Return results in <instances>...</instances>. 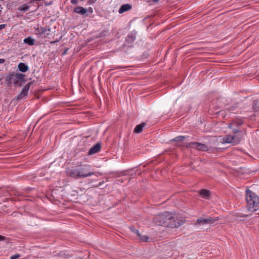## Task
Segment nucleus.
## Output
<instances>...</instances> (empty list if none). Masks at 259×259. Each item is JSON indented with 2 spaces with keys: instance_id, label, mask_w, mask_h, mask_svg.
Wrapping results in <instances>:
<instances>
[{
  "instance_id": "f257e3e1",
  "label": "nucleus",
  "mask_w": 259,
  "mask_h": 259,
  "mask_svg": "<svg viewBox=\"0 0 259 259\" xmlns=\"http://www.w3.org/2000/svg\"><path fill=\"white\" fill-rule=\"evenodd\" d=\"M154 223L159 226H164L170 228H178L182 223L177 220L173 214L169 212L157 215L153 218Z\"/></svg>"
},
{
  "instance_id": "f03ea898",
  "label": "nucleus",
  "mask_w": 259,
  "mask_h": 259,
  "mask_svg": "<svg viewBox=\"0 0 259 259\" xmlns=\"http://www.w3.org/2000/svg\"><path fill=\"white\" fill-rule=\"evenodd\" d=\"M246 207L249 211H256L259 208V198L251 191L246 190Z\"/></svg>"
},
{
  "instance_id": "7ed1b4c3",
  "label": "nucleus",
  "mask_w": 259,
  "mask_h": 259,
  "mask_svg": "<svg viewBox=\"0 0 259 259\" xmlns=\"http://www.w3.org/2000/svg\"><path fill=\"white\" fill-rule=\"evenodd\" d=\"M240 139V137L238 136L228 135L223 139V143H230L235 145L239 143Z\"/></svg>"
},
{
  "instance_id": "20e7f679",
  "label": "nucleus",
  "mask_w": 259,
  "mask_h": 259,
  "mask_svg": "<svg viewBox=\"0 0 259 259\" xmlns=\"http://www.w3.org/2000/svg\"><path fill=\"white\" fill-rule=\"evenodd\" d=\"M187 147H191L195 148L198 150L202 151H206L208 149V147L207 145L197 142H190L187 145Z\"/></svg>"
},
{
  "instance_id": "39448f33",
  "label": "nucleus",
  "mask_w": 259,
  "mask_h": 259,
  "mask_svg": "<svg viewBox=\"0 0 259 259\" xmlns=\"http://www.w3.org/2000/svg\"><path fill=\"white\" fill-rule=\"evenodd\" d=\"M217 220H218V218H213L211 217L200 218L197 220L196 223L199 225H212Z\"/></svg>"
},
{
  "instance_id": "423d86ee",
  "label": "nucleus",
  "mask_w": 259,
  "mask_h": 259,
  "mask_svg": "<svg viewBox=\"0 0 259 259\" xmlns=\"http://www.w3.org/2000/svg\"><path fill=\"white\" fill-rule=\"evenodd\" d=\"M33 82L31 81L29 83H28L26 85H25L24 88H23L22 91L20 93V94L17 96L16 99L17 100H21L23 98L26 97L27 94L28 92L30 89V86L33 84Z\"/></svg>"
},
{
  "instance_id": "0eeeda50",
  "label": "nucleus",
  "mask_w": 259,
  "mask_h": 259,
  "mask_svg": "<svg viewBox=\"0 0 259 259\" xmlns=\"http://www.w3.org/2000/svg\"><path fill=\"white\" fill-rule=\"evenodd\" d=\"M242 123L243 122L241 120H234L230 123L229 127L232 129L234 134H236L240 131L237 127L241 125Z\"/></svg>"
},
{
  "instance_id": "6e6552de",
  "label": "nucleus",
  "mask_w": 259,
  "mask_h": 259,
  "mask_svg": "<svg viewBox=\"0 0 259 259\" xmlns=\"http://www.w3.org/2000/svg\"><path fill=\"white\" fill-rule=\"evenodd\" d=\"M37 33L42 35L44 34L45 37H49V36L51 35L50 31L51 29L50 28H45L41 27L40 28H38L36 30Z\"/></svg>"
},
{
  "instance_id": "1a4fd4ad",
  "label": "nucleus",
  "mask_w": 259,
  "mask_h": 259,
  "mask_svg": "<svg viewBox=\"0 0 259 259\" xmlns=\"http://www.w3.org/2000/svg\"><path fill=\"white\" fill-rule=\"evenodd\" d=\"M6 80L8 82L9 84H14L15 85L21 86V84H20V82L17 80V79L15 77V76L13 73L10 74L9 76H7Z\"/></svg>"
},
{
  "instance_id": "9d476101",
  "label": "nucleus",
  "mask_w": 259,
  "mask_h": 259,
  "mask_svg": "<svg viewBox=\"0 0 259 259\" xmlns=\"http://www.w3.org/2000/svg\"><path fill=\"white\" fill-rule=\"evenodd\" d=\"M67 174L68 176L74 178H78L81 177L80 171L79 169H69L67 171Z\"/></svg>"
},
{
  "instance_id": "9b49d317",
  "label": "nucleus",
  "mask_w": 259,
  "mask_h": 259,
  "mask_svg": "<svg viewBox=\"0 0 259 259\" xmlns=\"http://www.w3.org/2000/svg\"><path fill=\"white\" fill-rule=\"evenodd\" d=\"M101 148V144L100 143H97L96 145L93 146L89 150L88 152L89 155H92L99 152Z\"/></svg>"
},
{
  "instance_id": "f8f14e48",
  "label": "nucleus",
  "mask_w": 259,
  "mask_h": 259,
  "mask_svg": "<svg viewBox=\"0 0 259 259\" xmlns=\"http://www.w3.org/2000/svg\"><path fill=\"white\" fill-rule=\"evenodd\" d=\"M95 173L90 170V166L84 165L82 169V178H85L94 175Z\"/></svg>"
},
{
  "instance_id": "ddd939ff",
  "label": "nucleus",
  "mask_w": 259,
  "mask_h": 259,
  "mask_svg": "<svg viewBox=\"0 0 259 259\" xmlns=\"http://www.w3.org/2000/svg\"><path fill=\"white\" fill-rule=\"evenodd\" d=\"M14 75L15 76V77L17 79V80L20 82V84L21 83V82H23L24 81V78L25 77V75L20 73H13Z\"/></svg>"
},
{
  "instance_id": "4468645a",
  "label": "nucleus",
  "mask_w": 259,
  "mask_h": 259,
  "mask_svg": "<svg viewBox=\"0 0 259 259\" xmlns=\"http://www.w3.org/2000/svg\"><path fill=\"white\" fill-rule=\"evenodd\" d=\"M132 6L130 4L123 5L119 8L118 12L120 14H122L128 10H130Z\"/></svg>"
},
{
  "instance_id": "2eb2a0df",
  "label": "nucleus",
  "mask_w": 259,
  "mask_h": 259,
  "mask_svg": "<svg viewBox=\"0 0 259 259\" xmlns=\"http://www.w3.org/2000/svg\"><path fill=\"white\" fill-rule=\"evenodd\" d=\"M18 69L20 71L25 72L29 69L28 66L24 63H20L18 65Z\"/></svg>"
},
{
  "instance_id": "dca6fc26",
  "label": "nucleus",
  "mask_w": 259,
  "mask_h": 259,
  "mask_svg": "<svg viewBox=\"0 0 259 259\" xmlns=\"http://www.w3.org/2000/svg\"><path fill=\"white\" fill-rule=\"evenodd\" d=\"M200 195L205 199H208L209 197L210 192L209 190L206 189H203L200 191Z\"/></svg>"
},
{
  "instance_id": "f3484780",
  "label": "nucleus",
  "mask_w": 259,
  "mask_h": 259,
  "mask_svg": "<svg viewBox=\"0 0 259 259\" xmlns=\"http://www.w3.org/2000/svg\"><path fill=\"white\" fill-rule=\"evenodd\" d=\"M145 126V123L144 122L137 125L134 129V132L135 133H138V134L140 133L142 131L143 127Z\"/></svg>"
},
{
  "instance_id": "a211bd4d",
  "label": "nucleus",
  "mask_w": 259,
  "mask_h": 259,
  "mask_svg": "<svg viewBox=\"0 0 259 259\" xmlns=\"http://www.w3.org/2000/svg\"><path fill=\"white\" fill-rule=\"evenodd\" d=\"M23 41L30 46H33L34 45L35 40L31 37H28L25 38Z\"/></svg>"
},
{
  "instance_id": "6ab92c4d",
  "label": "nucleus",
  "mask_w": 259,
  "mask_h": 259,
  "mask_svg": "<svg viewBox=\"0 0 259 259\" xmlns=\"http://www.w3.org/2000/svg\"><path fill=\"white\" fill-rule=\"evenodd\" d=\"M93 12V9L91 7H89L88 9H85L82 7V15L87 14H91Z\"/></svg>"
},
{
  "instance_id": "aec40b11",
  "label": "nucleus",
  "mask_w": 259,
  "mask_h": 259,
  "mask_svg": "<svg viewBox=\"0 0 259 259\" xmlns=\"http://www.w3.org/2000/svg\"><path fill=\"white\" fill-rule=\"evenodd\" d=\"M29 6L27 4H25L22 6H19L18 10L23 12H25L29 10Z\"/></svg>"
},
{
  "instance_id": "412c9836",
  "label": "nucleus",
  "mask_w": 259,
  "mask_h": 259,
  "mask_svg": "<svg viewBox=\"0 0 259 259\" xmlns=\"http://www.w3.org/2000/svg\"><path fill=\"white\" fill-rule=\"evenodd\" d=\"M136 37L133 34H130L127 35L126 40L128 43H132L135 40Z\"/></svg>"
},
{
  "instance_id": "4be33fe9",
  "label": "nucleus",
  "mask_w": 259,
  "mask_h": 259,
  "mask_svg": "<svg viewBox=\"0 0 259 259\" xmlns=\"http://www.w3.org/2000/svg\"><path fill=\"white\" fill-rule=\"evenodd\" d=\"M253 108L255 111H259V100L253 101Z\"/></svg>"
},
{
  "instance_id": "5701e85b",
  "label": "nucleus",
  "mask_w": 259,
  "mask_h": 259,
  "mask_svg": "<svg viewBox=\"0 0 259 259\" xmlns=\"http://www.w3.org/2000/svg\"><path fill=\"white\" fill-rule=\"evenodd\" d=\"M184 139H185L184 136H178V137H176L175 138L172 139L171 141H175V142H181V141H183L184 140Z\"/></svg>"
},
{
  "instance_id": "b1692460",
  "label": "nucleus",
  "mask_w": 259,
  "mask_h": 259,
  "mask_svg": "<svg viewBox=\"0 0 259 259\" xmlns=\"http://www.w3.org/2000/svg\"><path fill=\"white\" fill-rule=\"evenodd\" d=\"M138 237L139 238L140 240L143 242H146L147 241L148 239V237L146 235H142L140 234V236H138Z\"/></svg>"
},
{
  "instance_id": "393cba45",
  "label": "nucleus",
  "mask_w": 259,
  "mask_h": 259,
  "mask_svg": "<svg viewBox=\"0 0 259 259\" xmlns=\"http://www.w3.org/2000/svg\"><path fill=\"white\" fill-rule=\"evenodd\" d=\"M130 229L134 233H135V234H136L138 236H140V233L139 232V231L137 230L136 229L133 228V227H130Z\"/></svg>"
},
{
  "instance_id": "a878e982",
  "label": "nucleus",
  "mask_w": 259,
  "mask_h": 259,
  "mask_svg": "<svg viewBox=\"0 0 259 259\" xmlns=\"http://www.w3.org/2000/svg\"><path fill=\"white\" fill-rule=\"evenodd\" d=\"M73 12L77 14H81V7H77L74 8Z\"/></svg>"
},
{
  "instance_id": "bb28decb",
  "label": "nucleus",
  "mask_w": 259,
  "mask_h": 259,
  "mask_svg": "<svg viewBox=\"0 0 259 259\" xmlns=\"http://www.w3.org/2000/svg\"><path fill=\"white\" fill-rule=\"evenodd\" d=\"M107 31H103L102 32H100L99 34V37H103L107 35Z\"/></svg>"
},
{
  "instance_id": "cd10ccee",
  "label": "nucleus",
  "mask_w": 259,
  "mask_h": 259,
  "mask_svg": "<svg viewBox=\"0 0 259 259\" xmlns=\"http://www.w3.org/2000/svg\"><path fill=\"white\" fill-rule=\"evenodd\" d=\"M237 108V105H234L233 106H231L228 108H227V110H228L230 112H233Z\"/></svg>"
},
{
  "instance_id": "c85d7f7f",
  "label": "nucleus",
  "mask_w": 259,
  "mask_h": 259,
  "mask_svg": "<svg viewBox=\"0 0 259 259\" xmlns=\"http://www.w3.org/2000/svg\"><path fill=\"white\" fill-rule=\"evenodd\" d=\"M20 256V254H17L11 256L10 259H17Z\"/></svg>"
},
{
  "instance_id": "c756f323",
  "label": "nucleus",
  "mask_w": 259,
  "mask_h": 259,
  "mask_svg": "<svg viewBox=\"0 0 259 259\" xmlns=\"http://www.w3.org/2000/svg\"><path fill=\"white\" fill-rule=\"evenodd\" d=\"M71 3L73 5H76L78 3V0H71Z\"/></svg>"
},
{
  "instance_id": "7c9ffc66",
  "label": "nucleus",
  "mask_w": 259,
  "mask_h": 259,
  "mask_svg": "<svg viewBox=\"0 0 259 259\" xmlns=\"http://www.w3.org/2000/svg\"><path fill=\"white\" fill-rule=\"evenodd\" d=\"M68 50V48H66V49L64 50V51H63V53H62V55H65V54L67 53V52Z\"/></svg>"
},
{
  "instance_id": "2f4dec72",
  "label": "nucleus",
  "mask_w": 259,
  "mask_h": 259,
  "mask_svg": "<svg viewBox=\"0 0 259 259\" xmlns=\"http://www.w3.org/2000/svg\"><path fill=\"white\" fill-rule=\"evenodd\" d=\"M87 112H82V118L83 117H85L86 116H87Z\"/></svg>"
},
{
  "instance_id": "473e14b6",
  "label": "nucleus",
  "mask_w": 259,
  "mask_h": 259,
  "mask_svg": "<svg viewBox=\"0 0 259 259\" xmlns=\"http://www.w3.org/2000/svg\"><path fill=\"white\" fill-rule=\"evenodd\" d=\"M5 240V237L0 235V241H3Z\"/></svg>"
},
{
  "instance_id": "72a5a7b5",
  "label": "nucleus",
  "mask_w": 259,
  "mask_h": 259,
  "mask_svg": "<svg viewBox=\"0 0 259 259\" xmlns=\"http://www.w3.org/2000/svg\"><path fill=\"white\" fill-rule=\"evenodd\" d=\"M5 27V24H1L0 25V30L3 29Z\"/></svg>"
},
{
  "instance_id": "f704fd0d",
  "label": "nucleus",
  "mask_w": 259,
  "mask_h": 259,
  "mask_svg": "<svg viewBox=\"0 0 259 259\" xmlns=\"http://www.w3.org/2000/svg\"><path fill=\"white\" fill-rule=\"evenodd\" d=\"M94 2H95V0H89L88 1V3L89 4H92L94 3Z\"/></svg>"
},
{
  "instance_id": "c9c22d12",
  "label": "nucleus",
  "mask_w": 259,
  "mask_h": 259,
  "mask_svg": "<svg viewBox=\"0 0 259 259\" xmlns=\"http://www.w3.org/2000/svg\"><path fill=\"white\" fill-rule=\"evenodd\" d=\"M5 60L4 59H0V64H3L5 62Z\"/></svg>"
},
{
  "instance_id": "e433bc0d",
  "label": "nucleus",
  "mask_w": 259,
  "mask_h": 259,
  "mask_svg": "<svg viewBox=\"0 0 259 259\" xmlns=\"http://www.w3.org/2000/svg\"><path fill=\"white\" fill-rule=\"evenodd\" d=\"M116 68H117V69L125 68V66H118Z\"/></svg>"
},
{
  "instance_id": "4c0bfd02",
  "label": "nucleus",
  "mask_w": 259,
  "mask_h": 259,
  "mask_svg": "<svg viewBox=\"0 0 259 259\" xmlns=\"http://www.w3.org/2000/svg\"><path fill=\"white\" fill-rule=\"evenodd\" d=\"M35 2H36L35 0H31L30 2V3H34Z\"/></svg>"
},
{
  "instance_id": "58836bf2",
  "label": "nucleus",
  "mask_w": 259,
  "mask_h": 259,
  "mask_svg": "<svg viewBox=\"0 0 259 259\" xmlns=\"http://www.w3.org/2000/svg\"><path fill=\"white\" fill-rule=\"evenodd\" d=\"M159 0H152V2L154 3H157Z\"/></svg>"
},
{
  "instance_id": "ea45409f",
  "label": "nucleus",
  "mask_w": 259,
  "mask_h": 259,
  "mask_svg": "<svg viewBox=\"0 0 259 259\" xmlns=\"http://www.w3.org/2000/svg\"><path fill=\"white\" fill-rule=\"evenodd\" d=\"M58 41H59V40H56V41H52V42H51V44H54V43H55V42H58Z\"/></svg>"
},
{
  "instance_id": "a19ab883",
  "label": "nucleus",
  "mask_w": 259,
  "mask_h": 259,
  "mask_svg": "<svg viewBox=\"0 0 259 259\" xmlns=\"http://www.w3.org/2000/svg\"><path fill=\"white\" fill-rule=\"evenodd\" d=\"M52 3H50V4H48L47 3H45V5L46 6H48V5H51Z\"/></svg>"
},
{
  "instance_id": "79ce46f5",
  "label": "nucleus",
  "mask_w": 259,
  "mask_h": 259,
  "mask_svg": "<svg viewBox=\"0 0 259 259\" xmlns=\"http://www.w3.org/2000/svg\"><path fill=\"white\" fill-rule=\"evenodd\" d=\"M246 216H248V215H243V217H246Z\"/></svg>"
}]
</instances>
